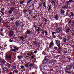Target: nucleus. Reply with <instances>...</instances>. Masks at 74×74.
<instances>
[{
  "mask_svg": "<svg viewBox=\"0 0 74 74\" xmlns=\"http://www.w3.org/2000/svg\"><path fill=\"white\" fill-rule=\"evenodd\" d=\"M10 10L12 11H14V8L13 7H11L10 8Z\"/></svg>",
  "mask_w": 74,
  "mask_h": 74,
  "instance_id": "nucleus-18",
  "label": "nucleus"
},
{
  "mask_svg": "<svg viewBox=\"0 0 74 74\" xmlns=\"http://www.w3.org/2000/svg\"><path fill=\"white\" fill-rule=\"evenodd\" d=\"M2 21V19H0V22Z\"/></svg>",
  "mask_w": 74,
  "mask_h": 74,
  "instance_id": "nucleus-59",
  "label": "nucleus"
},
{
  "mask_svg": "<svg viewBox=\"0 0 74 74\" xmlns=\"http://www.w3.org/2000/svg\"><path fill=\"white\" fill-rule=\"evenodd\" d=\"M67 7H68L67 6L65 5L64 6L62 7V8H64V9H65V8H67Z\"/></svg>",
  "mask_w": 74,
  "mask_h": 74,
  "instance_id": "nucleus-27",
  "label": "nucleus"
},
{
  "mask_svg": "<svg viewBox=\"0 0 74 74\" xmlns=\"http://www.w3.org/2000/svg\"><path fill=\"white\" fill-rule=\"evenodd\" d=\"M41 4H39V7H41Z\"/></svg>",
  "mask_w": 74,
  "mask_h": 74,
  "instance_id": "nucleus-63",
  "label": "nucleus"
},
{
  "mask_svg": "<svg viewBox=\"0 0 74 74\" xmlns=\"http://www.w3.org/2000/svg\"><path fill=\"white\" fill-rule=\"evenodd\" d=\"M34 43L35 45H37L38 44H37V41H34Z\"/></svg>",
  "mask_w": 74,
  "mask_h": 74,
  "instance_id": "nucleus-15",
  "label": "nucleus"
},
{
  "mask_svg": "<svg viewBox=\"0 0 74 74\" xmlns=\"http://www.w3.org/2000/svg\"><path fill=\"white\" fill-rule=\"evenodd\" d=\"M49 61L50 62H52V60H50L48 59H45L43 60L44 63H46V62H49Z\"/></svg>",
  "mask_w": 74,
  "mask_h": 74,
  "instance_id": "nucleus-8",
  "label": "nucleus"
},
{
  "mask_svg": "<svg viewBox=\"0 0 74 74\" xmlns=\"http://www.w3.org/2000/svg\"><path fill=\"white\" fill-rule=\"evenodd\" d=\"M72 68V65H68L66 67V69L67 70H70Z\"/></svg>",
  "mask_w": 74,
  "mask_h": 74,
  "instance_id": "nucleus-7",
  "label": "nucleus"
},
{
  "mask_svg": "<svg viewBox=\"0 0 74 74\" xmlns=\"http://www.w3.org/2000/svg\"><path fill=\"white\" fill-rule=\"evenodd\" d=\"M2 60L0 58V63H1V62Z\"/></svg>",
  "mask_w": 74,
  "mask_h": 74,
  "instance_id": "nucleus-61",
  "label": "nucleus"
},
{
  "mask_svg": "<svg viewBox=\"0 0 74 74\" xmlns=\"http://www.w3.org/2000/svg\"><path fill=\"white\" fill-rule=\"evenodd\" d=\"M70 29L68 27V29L66 30V33H68V32H69V31H70Z\"/></svg>",
  "mask_w": 74,
  "mask_h": 74,
  "instance_id": "nucleus-21",
  "label": "nucleus"
},
{
  "mask_svg": "<svg viewBox=\"0 0 74 74\" xmlns=\"http://www.w3.org/2000/svg\"><path fill=\"white\" fill-rule=\"evenodd\" d=\"M32 0H30L28 2H27V3H31V1H32Z\"/></svg>",
  "mask_w": 74,
  "mask_h": 74,
  "instance_id": "nucleus-41",
  "label": "nucleus"
},
{
  "mask_svg": "<svg viewBox=\"0 0 74 74\" xmlns=\"http://www.w3.org/2000/svg\"><path fill=\"white\" fill-rule=\"evenodd\" d=\"M65 3L66 4V5H70L71 3L70 2H69V1H67Z\"/></svg>",
  "mask_w": 74,
  "mask_h": 74,
  "instance_id": "nucleus-14",
  "label": "nucleus"
},
{
  "mask_svg": "<svg viewBox=\"0 0 74 74\" xmlns=\"http://www.w3.org/2000/svg\"><path fill=\"white\" fill-rule=\"evenodd\" d=\"M32 74H35V73H34V72H33V73H32Z\"/></svg>",
  "mask_w": 74,
  "mask_h": 74,
  "instance_id": "nucleus-64",
  "label": "nucleus"
},
{
  "mask_svg": "<svg viewBox=\"0 0 74 74\" xmlns=\"http://www.w3.org/2000/svg\"><path fill=\"white\" fill-rule=\"evenodd\" d=\"M55 18L56 20H58V15H56L55 16Z\"/></svg>",
  "mask_w": 74,
  "mask_h": 74,
  "instance_id": "nucleus-23",
  "label": "nucleus"
},
{
  "mask_svg": "<svg viewBox=\"0 0 74 74\" xmlns=\"http://www.w3.org/2000/svg\"><path fill=\"white\" fill-rule=\"evenodd\" d=\"M61 52V50L59 51L58 52V53H60Z\"/></svg>",
  "mask_w": 74,
  "mask_h": 74,
  "instance_id": "nucleus-56",
  "label": "nucleus"
},
{
  "mask_svg": "<svg viewBox=\"0 0 74 74\" xmlns=\"http://www.w3.org/2000/svg\"><path fill=\"white\" fill-rule=\"evenodd\" d=\"M71 16L72 17H73L74 16V14L73 12H71V15H70V16Z\"/></svg>",
  "mask_w": 74,
  "mask_h": 74,
  "instance_id": "nucleus-16",
  "label": "nucleus"
},
{
  "mask_svg": "<svg viewBox=\"0 0 74 74\" xmlns=\"http://www.w3.org/2000/svg\"><path fill=\"white\" fill-rule=\"evenodd\" d=\"M51 8H52V7H51V5H50L49 6V9H48V11H50V10H51Z\"/></svg>",
  "mask_w": 74,
  "mask_h": 74,
  "instance_id": "nucleus-22",
  "label": "nucleus"
},
{
  "mask_svg": "<svg viewBox=\"0 0 74 74\" xmlns=\"http://www.w3.org/2000/svg\"><path fill=\"white\" fill-rule=\"evenodd\" d=\"M56 32H58V33H62V31L60 28L59 27H58L57 29H56Z\"/></svg>",
  "mask_w": 74,
  "mask_h": 74,
  "instance_id": "nucleus-3",
  "label": "nucleus"
},
{
  "mask_svg": "<svg viewBox=\"0 0 74 74\" xmlns=\"http://www.w3.org/2000/svg\"><path fill=\"white\" fill-rule=\"evenodd\" d=\"M15 19V18H14V17H12L11 18V20L13 21H14V20Z\"/></svg>",
  "mask_w": 74,
  "mask_h": 74,
  "instance_id": "nucleus-32",
  "label": "nucleus"
},
{
  "mask_svg": "<svg viewBox=\"0 0 74 74\" xmlns=\"http://www.w3.org/2000/svg\"><path fill=\"white\" fill-rule=\"evenodd\" d=\"M8 13L9 14H11L12 13V12L10 10L9 11H8Z\"/></svg>",
  "mask_w": 74,
  "mask_h": 74,
  "instance_id": "nucleus-24",
  "label": "nucleus"
},
{
  "mask_svg": "<svg viewBox=\"0 0 74 74\" xmlns=\"http://www.w3.org/2000/svg\"><path fill=\"white\" fill-rule=\"evenodd\" d=\"M21 1H21H20V4L21 5L25 3V0H23L22 1Z\"/></svg>",
  "mask_w": 74,
  "mask_h": 74,
  "instance_id": "nucleus-13",
  "label": "nucleus"
},
{
  "mask_svg": "<svg viewBox=\"0 0 74 74\" xmlns=\"http://www.w3.org/2000/svg\"><path fill=\"white\" fill-rule=\"evenodd\" d=\"M71 20H70L69 22L68 23V24H70L71 23Z\"/></svg>",
  "mask_w": 74,
  "mask_h": 74,
  "instance_id": "nucleus-46",
  "label": "nucleus"
},
{
  "mask_svg": "<svg viewBox=\"0 0 74 74\" xmlns=\"http://www.w3.org/2000/svg\"><path fill=\"white\" fill-rule=\"evenodd\" d=\"M26 12H27V10H24L23 11V12H24V13H26Z\"/></svg>",
  "mask_w": 74,
  "mask_h": 74,
  "instance_id": "nucleus-36",
  "label": "nucleus"
},
{
  "mask_svg": "<svg viewBox=\"0 0 74 74\" xmlns=\"http://www.w3.org/2000/svg\"><path fill=\"white\" fill-rule=\"evenodd\" d=\"M5 62H6L5 60H2L1 63H5Z\"/></svg>",
  "mask_w": 74,
  "mask_h": 74,
  "instance_id": "nucleus-26",
  "label": "nucleus"
},
{
  "mask_svg": "<svg viewBox=\"0 0 74 74\" xmlns=\"http://www.w3.org/2000/svg\"><path fill=\"white\" fill-rule=\"evenodd\" d=\"M37 51H34V53L36 54V53H37Z\"/></svg>",
  "mask_w": 74,
  "mask_h": 74,
  "instance_id": "nucleus-51",
  "label": "nucleus"
},
{
  "mask_svg": "<svg viewBox=\"0 0 74 74\" xmlns=\"http://www.w3.org/2000/svg\"><path fill=\"white\" fill-rule=\"evenodd\" d=\"M72 25H73V26H74V21L73 22H72Z\"/></svg>",
  "mask_w": 74,
  "mask_h": 74,
  "instance_id": "nucleus-55",
  "label": "nucleus"
},
{
  "mask_svg": "<svg viewBox=\"0 0 74 74\" xmlns=\"http://www.w3.org/2000/svg\"><path fill=\"white\" fill-rule=\"evenodd\" d=\"M47 67V65H45L44 66H43V68H44V69H46Z\"/></svg>",
  "mask_w": 74,
  "mask_h": 74,
  "instance_id": "nucleus-34",
  "label": "nucleus"
},
{
  "mask_svg": "<svg viewBox=\"0 0 74 74\" xmlns=\"http://www.w3.org/2000/svg\"><path fill=\"white\" fill-rule=\"evenodd\" d=\"M56 1V0H52V3L55 5Z\"/></svg>",
  "mask_w": 74,
  "mask_h": 74,
  "instance_id": "nucleus-17",
  "label": "nucleus"
},
{
  "mask_svg": "<svg viewBox=\"0 0 74 74\" xmlns=\"http://www.w3.org/2000/svg\"><path fill=\"white\" fill-rule=\"evenodd\" d=\"M54 45V43L53 42H51L50 44L49 45V48H51L52 47H53Z\"/></svg>",
  "mask_w": 74,
  "mask_h": 74,
  "instance_id": "nucleus-5",
  "label": "nucleus"
},
{
  "mask_svg": "<svg viewBox=\"0 0 74 74\" xmlns=\"http://www.w3.org/2000/svg\"><path fill=\"white\" fill-rule=\"evenodd\" d=\"M6 58H7V59H8L9 60H11V55H6Z\"/></svg>",
  "mask_w": 74,
  "mask_h": 74,
  "instance_id": "nucleus-9",
  "label": "nucleus"
},
{
  "mask_svg": "<svg viewBox=\"0 0 74 74\" xmlns=\"http://www.w3.org/2000/svg\"><path fill=\"white\" fill-rule=\"evenodd\" d=\"M16 26L17 27H19L21 26V22L17 21L15 23Z\"/></svg>",
  "mask_w": 74,
  "mask_h": 74,
  "instance_id": "nucleus-2",
  "label": "nucleus"
},
{
  "mask_svg": "<svg viewBox=\"0 0 74 74\" xmlns=\"http://www.w3.org/2000/svg\"><path fill=\"white\" fill-rule=\"evenodd\" d=\"M12 69H14L15 70V69H16V66H12Z\"/></svg>",
  "mask_w": 74,
  "mask_h": 74,
  "instance_id": "nucleus-33",
  "label": "nucleus"
},
{
  "mask_svg": "<svg viewBox=\"0 0 74 74\" xmlns=\"http://www.w3.org/2000/svg\"><path fill=\"white\" fill-rule=\"evenodd\" d=\"M14 71L16 73H19V71H17V70H14Z\"/></svg>",
  "mask_w": 74,
  "mask_h": 74,
  "instance_id": "nucleus-40",
  "label": "nucleus"
},
{
  "mask_svg": "<svg viewBox=\"0 0 74 74\" xmlns=\"http://www.w3.org/2000/svg\"><path fill=\"white\" fill-rule=\"evenodd\" d=\"M31 59H34V57L33 56H31Z\"/></svg>",
  "mask_w": 74,
  "mask_h": 74,
  "instance_id": "nucleus-57",
  "label": "nucleus"
},
{
  "mask_svg": "<svg viewBox=\"0 0 74 74\" xmlns=\"http://www.w3.org/2000/svg\"><path fill=\"white\" fill-rule=\"evenodd\" d=\"M47 19H45L44 21L45 22V24H46L47 23Z\"/></svg>",
  "mask_w": 74,
  "mask_h": 74,
  "instance_id": "nucleus-45",
  "label": "nucleus"
},
{
  "mask_svg": "<svg viewBox=\"0 0 74 74\" xmlns=\"http://www.w3.org/2000/svg\"><path fill=\"white\" fill-rule=\"evenodd\" d=\"M67 52V51L66 50L65 51H64L65 53H66Z\"/></svg>",
  "mask_w": 74,
  "mask_h": 74,
  "instance_id": "nucleus-58",
  "label": "nucleus"
},
{
  "mask_svg": "<svg viewBox=\"0 0 74 74\" xmlns=\"http://www.w3.org/2000/svg\"><path fill=\"white\" fill-rule=\"evenodd\" d=\"M60 12L61 14H64V10H63V9H60Z\"/></svg>",
  "mask_w": 74,
  "mask_h": 74,
  "instance_id": "nucleus-10",
  "label": "nucleus"
},
{
  "mask_svg": "<svg viewBox=\"0 0 74 74\" xmlns=\"http://www.w3.org/2000/svg\"><path fill=\"white\" fill-rule=\"evenodd\" d=\"M14 34V31H13L10 30V31H9V35L10 37H12V36H13V34Z\"/></svg>",
  "mask_w": 74,
  "mask_h": 74,
  "instance_id": "nucleus-4",
  "label": "nucleus"
},
{
  "mask_svg": "<svg viewBox=\"0 0 74 74\" xmlns=\"http://www.w3.org/2000/svg\"><path fill=\"white\" fill-rule=\"evenodd\" d=\"M33 18H36V16H34Z\"/></svg>",
  "mask_w": 74,
  "mask_h": 74,
  "instance_id": "nucleus-62",
  "label": "nucleus"
},
{
  "mask_svg": "<svg viewBox=\"0 0 74 74\" xmlns=\"http://www.w3.org/2000/svg\"><path fill=\"white\" fill-rule=\"evenodd\" d=\"M33 27L34 28H36V25H34L33 26Z\"/></svg>",
  "mask_w": 74,
  "mask_h": 74,
  "instance_id": "nucleus-53",
  "label": "nucleus"
},
{
  "mask_svg": "<svg viewBox=\"0 0 74 74\" xmlns=\"http://www.w3.org/2000/svg\"><path fill=\"white\" fill-rule=\"evenodd\" d=\"M54 49H55V50H58V47H54Z\"/></svg>",
  "mask_w": 74,
  "mask_h": 74,
  "instance_id": "nucleus-35",
  "label": "nucleus"
},
{
  "mask_svg": "<svg viewBox=\"0 0 74 74\" xmlns=\"http://www.w3.org/2000/svg\"><path fill=\"white\" fill-rule=\"evenodd\" d=\"M6 66L7 67H10V64L8 63H7L6 64Z\"/></svg>",
  "mask_w": 74,
  "mask_h": 74,
  "instance_id": "nucleus-31",
  "label": "nucleus"
},
{
  "mask_svg": "<svg viewBox=\"0 0 74 74\" xmlns=\"http://www.w3.org/2000/svg\"><path fill=\"white\" fill-rule=\"evenodd\" d=\"M30 33H31V31L29 30H27L26 32L27 34H29Z\"/></svg>",
  "mask_w": 74,
  "mask_h": 74,
  "instance_id": "nucleus-12",
  "label": "nucleus"
},
{
  "mask_svg": "<svg viewBox=\"0 0 74 74\" xmlns=\"http://www.w3.org/2000/svg\"><path fill=\"white\" fill-rule=\"evenodd\" d=\"M17 58H18V59H22L21 58V56H18Z\"/></svg>",
  "mask_w": 74,
  "mask_h": 74,
  "instance_id": "nucleus-29",
  "label": "nucleus"
},
{
  "mask_svg": "<svg viewBox=\"0 0 74 74\" xmlns=\"http://www.w3.org/2000/svg\"><path fill=\"white\" fill-rule=\"evenodd\" d=\"M42 4H43V6L44 7H45V4H46L45 3V2H44L43 3V4H42Z\"/></svg>",
  "mask_w": 74,
  "mask_h": 74,
  "instance_id": "nucleus-44",
  "label": "nucleus"
},
{
  "mask_svg": "<svg viewBox=\"0 0 74 74\" xmlns=\"http://www.w3.org/2000/svg\"><path fill=\"white\" fill-rule=\"evenodd\" d=\"M19 38L20 40H23L24 39V37H23L22 36H21L20 37H19Z\"/></svg>",
  "mask_w": 74,
  "mask_h": 74,
  "instance_id": "nucleus-20",
  "label": "nucleus"
},
{
  "mask_svg": "<svg viewBox=\"0 0 74 74\" xmlns=\"http://www.w3.org/2000/svg\"><path fill=\"white\" fill-rule=\"evenodd\" d=\"M0 12H1V14H3V15H4V12L3 11H0Z\"/></svg>",
  "mask_w": 74,
  "mask_h": 74,
  "instance_id": "nucleus-39",
  "label": "nucleus"
},
{
  "mask_svg": "<svg viewBox=\"0 0 74 74\" xmlns=\"http://www.w3.org/2000/svg\"><path fill=\"white\" fill-rule=\"evenodd\" d=\"M0 34L1 36H4V34H3V32H1Z\"/></svg>",
  "mask_w": 74,
  "mask_h": 74,
  "instance_id": "nucleus-42",
  "label": "nucleus"
},
{
  "mask_svg": "<svg viewBox=\"0 0 74 74\" xmlns=\"http://www.w3.org/2000/svg\"><path fill=\"white\" fill-rule=\"evenodd\" d=\"M69 0V2L70 3H71V2H73V0Z\"/></svg>",
  "mask_w": 74,
  "mask_h": 74,
  "instance_id": "nucleus-50",
  "label": "nucleus"
},
{
  "mask_svg": "<svg viewBox=\"0 0 74 74\" xmlns=\"http://www.w3.org/2000/svg\"><path fill=\"white\" fill-rule=\"evenodd\" d=\"M45 35H47L48 34V32L46 30H45Z\"/></svg>",
  "mask_w": 74,
  "mask_h": 74,
  "instance_id": "nucleus-30",
  "label": "nucleus"
},
{
  "mask_svg": "<svg viewBox=\"0 0 74 74\" xmlns=\"http://www.w3.org/2000/svg\"><path fill=\"white\" fill-rule=\"evenodd\" d=\"M39 26H42V23H40V24H39Z\"/></svg>",
  "mask_w": 74,
  "mask_h": 74,
  "instance_id": "nucleus-52",
  "label": "nucleus"
},
{
  "mask_svg": "<svg viewBox=\"0 0 74 74\" xmlns=\"http://www.w3.org/2000/svg\"><path fill=\"white\" fill-rule=\"evenodd\" d=\"M56 44L57 46L58 47H60V42L59 41L57 40H56Z\"/></svg>",
  "mask_w": 74,
  "mask_h": 74,
  "instance_id": "nucleus-6",
  "label": "nucleus"
},
{
  "mask_svg": "<svg viewBox=\"0 0 74 74\" xmlns=\"http://www.w3.org/2000/svg\"><path fill=\"white\" fill-rule=\"evenodd\" d=\"M20 67L21 69H24V66H21Z\"/></svg>",
  "mask_w": 74,
  "mask_h": 74,
  "instance_id": "nucleus-43",
  "label": "nucleus"
},
{
  "mask_svg": "<svg viewBox=\"0 0 74 74\" xmlns=\"http://www.w3.org/2000/svg\"><path fill=\"white\" fill-rule=\"evenodd\" d=\"M9 41L10 42H12L13 41L12 40H9Z\"/></svg>",
  "mask_w": 74,
  "mask_h": 74,
  "instance_id": "nucleus-49",
  "label": "nucleus"
},
{
  "mask_svg": "<svg viewBox=\"0 0 74 74\" xmlns=\"http://www.w3.org/2000/svg\"><path fill=\"white\" fill-rule=\"evenodd\" d=\"M29 53H30V54H29V55H30V56H32V55H33V53L32 52H31Z\"/></svg>",
  "mask_w": 74,
  "mask_h": 74,
  "instance_id": "nucleus-37",
  "label": "nucleus"
},
{
  "mask_svg": "<svg viewBox=\"0 0 74 74\" xmlns=\"http://www.w3.org/2000/svg\"><path fill=\"white\" fill-rule=\"evenodd\" d=\"M38 30H40V29H41V28L40 27H40H38Z\"/></svg>",
  "mask_w": 74,
  "mask_h": 74,
  "instance_id": "nucleus-60",
  "label": "nucleus"
},
{
  "mask_svg": "<svg viewBox=\"0 0 74 74\" xmlns=\"http://www.w3.org/2000/svg\"><path fill=\"white\" fill-rule=\"evenodd\" d=\"M1 11H4V8H2V9H1Z\"/></svg>",
  "mask_w": 74,
  "mask_h": 74,
  "instance_id": "nucleus-38",
  "label": "nucleus"
},
{
  "mask_svg": "<svg viewBox=\"0 0 74 74\" xmlns=\"http://www.w3.org/2000/svg\"><path fill=\"white\" fill-rule=\"evenodd\" d=\"M14 49H12L11 50V51H13L14 52H16L18 51L19 49V47H16L15 46H14Z\"/></svg>",
  "mask_w": 74,
  "mask_h": 74,
  "instance_id": "nucleus-1",
  "label": "nucleus"
},
{
  "mask_svg": "<svg viewBox=\"0 0 74 74\" xmlns=\"http://www.w3.org/2000/svg\"><path fill=\"white\" fill-rule=\"evenodd\" d=\"M30 53L29 52V53H27V55H30Z\"/></svg>",
  "mask_w": 74,
  "mask_h": 74,
  "instance_id": "nucleus-54",
  "label": "nucleus"
},
{
  "mask_svg": "<svg viewBox=\"0 0 74 74\" xmlns=\"http://www.w3.org/2000/svg\"><path fill=\"white\" fill-rule=\"evenodd\" d=\"M58 37L59 38H61V36L60 35H58Z\"/></svg>",
  "mask_w": 74,
  "mask_h": 74,
  "instance_id": "nucleus-48",
  "label": "nucleus"
},
{
  "mask_svg": "<svg viewBox=\"0 0 74 74\" xmlns=\"http://www.w3.org/2000/svg\"><path fill=\"white\" fill-rule=\"evenodd\" d=\"M55 32H52V34L53 35H54V34H55Z\"/></svg>",
  "mask_w": 74,
  "mask_h": 74,
  "instance_id": "nucleus-47",
  "label": "nucleus"
},
{
  "mask_svg": "<svg viewBox=\"0 0 74 74\" xmlns=\"http://www.w3.org/2000/svg\"><path fill=\"white\" fill-rule=\"evenodd\" d=\"M63 41L64 42H66L67 41V40L66 38H64L63 39Z\"/></svg>",
  "mask_w": 74,
  "mask_h": 74,
  "instance_id": "nucleus-28",
  "label": "nucleus"
},
{
  "mask_svg": "<svg viewBox=\"0 0 74 74\" xmlns=\"http://www.w3.org/2000/svg\"><path fill=\"white\" fill-rule=\"evenodd\" d=\"M3 70L4 71H7L8 70V68L7 67H5L3 68Z\"/></svg>",
  "mask_w": 74,
  "mask_h": 74,
  "instance_id": "nucleus-11",
  "label": "nucleus"
},
{
  "mask_svg": "<svg viewBox=\"0 0 74 74\" xmlns=\"http://www.w3.org/2000/svg\"><path fill=\"white\" fill-rule=\"evenodd\" d=\"M29 63H27V64L25 65V67H28L29 66Z\"/></svg>",
  "mask_w": 74,
  "mask_h": 74,
  "instance_id": "nucleus-25",
  "label": "nucleus"
},
{
  "mask_svg": "<svg viewBox=\"0 0 74 74\" xmlns=\"http://www.w3.org/2000/svg\"><path fill=\"white\" fill-rule=\"evenodd\" d=\"M34 65H35V64H30L29 65V66H30V67H33Z\"/></svg>",
  "mask_w": 74,
  "mask_h": 74,
  "instance_id": "nucleus-19",
  "label": "nucleus"
}]
</instances>
